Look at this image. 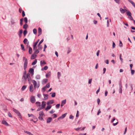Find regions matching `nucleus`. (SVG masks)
<instances>
[{"instance_id":"f257e3e1","label":"nucleus","mask_w":135,"mask_h":135,"mask_svg":"<svg viewBox=\"0 0 135 135\" xmlns=\"http://www.w3.org/2000/svg\"><path fill=\"white\" fill-rule=\"evenodd\" d=\"M13 110L15 113H16L20 118L21 119L22 118V117L21 113L18 110L14 108H13Z\"/></svg>"},{"instance_id":"f03ea898","label":"nucleus","mask_w":135,"mask_h":135,"mask_svg":"<svg viewBox=\"0 0 135 135\" xmlns=\"http://www.w3.org/2000/svg\"><path fill=\"white\" fill-rule=\"evenodd\" d=\"M119 93L120 94H122V89L123 88V86H122V82L121 81H120L119 83Z\"/></svg>"},{"instance_id":"7ed1b4c3","label":"nucleus","mask_w":135,"mask_h":135,"mask_svg":"<svg viewBox=\"0 0 135 135\" xmlns=\"http://www.w3.org/2000/svg\"><path fill=\"white\" fill-rule=\"evenodd\" d=\"M36 101V100L34 96H32L30 98V101L32 103H34Z\"/></svg>"},{"instance_id":"20e7f679","label":"nucleus","mask_w":135,"mask_h":135,"mask_svg":"<svg viewBox=\"0 0 135 135\" xmlns=\"http://www.w3.org/2000/svg\"><path fill=\"white\" fill-rule=\"evenodd\" d=\"M39 41V40H38L33 45V50H35V48H37V47L36 45L38 43Z\"/></svg>"},{"instance_id":"39448f33","label":"nucleus","mask_w":135,"mask_h":135,"mask_svg":"<svg viewBox=\"0 0 135 135\" xmlns=\"http://www.w3.org/2000/svg\"><path fill=\"white\" fill-rule=\"evenodd\" d=\"M28 74H27V75H23V76L22 79H24L25 81H26L27 80V78L28 79V80L29 81V78H28Z\"/></svg>"},{"instance_id":"423d86ee","label":"nucleus","mask_w":135,"mask_h":135,"mask_svg":"<svg viewBox=\"0 0 135 135\" xmlns=\"http://www.w3.org/2000/svg\"><path fill=\"white\" fill-rule=\"evenodd\" d=\"M120 10L121 13H124L125 12L127 11V9H123L121 8H120Z\"/></svg>"},{"instance_id":"0eeeda50","label":"nucleus","mask_w":135,"mask_h":135,"mask_svg":"<svg viewBox=\"0 0 135 135\" xmlns=\"http://www.w3.org/2000/svg\"><path fill=\"white\" fill-rule=\"evenodd\" d=\"M46 102L43 101L42 102L41 107L43 109L46 106Z\"/></svg>"},{"instance_id":"6e6552de","label":"nucleus","mask_w":135,"mask_h":135,"mask_svg":"<svg viewBox=\"0 0 135 135\" xmlns=\"http://www.w3.org/2000/svg\"><path fill=\"white\" fill-rule=\"evenodd\" d=\"M66 103V100L65 99L64 100L62 101L61 104V107H62Z\"/></svg>"},{"instance_id":"1a4fd4ad","label":"nucleus","mask_w":135,"mask_h":135,"mask_svg":"<svg viewBox=\"0 0 135 135\" xmlns=\"http://www.w3.org/2000/svg\"><path fill=\"white\" fill-rule=\"evenodd\" d=\"M2 123L7 126H9L8 124L6 122V121L5 120H3L2 121Z\"/></svg>"},{"instance_id":"9d476101","label":"nucleus","mask_w":135,"mask_h":135,"mask_svg":"<svg viewBox=\"0 0 135 135\" xmlns=\"http://www.w3.org/2000/svg\"><path fill=\"white\" fill-rule=\"evenodd\" d=\"M32 82L34 85V87L35 88L36 87L37 85V83L34 80H33L32 81Z\"/></svg>"},{"instance_id":"9b49d317","label":"nucleus","mask_w":135,"mask_h":135,"mask_svg":"<svg viewBox=\"0 0 135 135\" xmlns=\"http://www.w3.org/2000/svg\"><path fill=\"white\" fill-rule=\"evenodd\" d=\"M52 118L51 117H49L47 118L46 120V122L47 123H50L52 120Z\"/></svg>"},{"instance_id":"f8f14e48","label":"nucleus","mask_w":135,"mask_h":135,"mask_svg":"<svg viewBox=\"0 0 135 135\" xmlns=\"http://www.w3.org/2000/svg\"><path fill=\"white\" fill-rule=\"evenodd\" d=\"M30 91V92H33V86L32 84H31L30 85L29 88Z\"/></svg>"},{"instance_id":"ddd939ff","label":"nucleus","mask_w":135,"mask_h":135,"mask_svg":"<svg viewBox=\"0 0 135 135\" xmlns=\"http://www.w3.org/2000/svg\"><path fill=\"white\" fill-rule=\"evenodd\" d=\"M44 97V99H43V100H46L48 99V94H43Z\"/></svg>"},{"instance_id":"4468645a","label":"nucleus","mask_w":135,"mask_h":135,"mask_svg":"<svg viewBox=\"0 0 135 135\" xmlns=\"http://www.w3.org/2000/svg\"><path fill=\"white\" fill-rule=\"evenodd\" d=\"M29 71L30 73L32 74V75L33 74L34 71V69L33 68H30L29 70Z\"/></svg>"},{"instance_id":"2eb2a0df","label":"nucleus","mask_w":135,"mask_h":135,"mask_svg":"<svg viewBox=\"0 0 135 135\" xmlns=\"http://www.w3.org/2000/svg\"><path fill=\"white\" fill-rule=\"evenodd\" d=\"M54 103V101L53 100H50L47 102V105H49L50 104H52L53 103Z\"/></svg>"},{"instance_id":"dca6fc26","label":"nucleus","mask_w":135,"mask_h":135,"mask_svg":"<svg viewBox=\"0 0 135 135\" xmlns=\"http://www.w3.org/2000/svg\"><path fill=\"white\" fill-rule=\"evenodd\" d=\"M38 36L41 35L42 33V30L41 28L39 27L38 28Z\"/></svg>"},{"instance_id":"f3484780","label":"nucleus","mask_w":135,"mask_h":135,"mask_svg":"<svg viewBox=\"0 0 135 135\" xmlns=\"http://www.w3.org/2000/svg\"><path fill=\"white\" fill-rule=\"evenodd\" d=\"M27 59H26L24 63V68H26L27 66Z\"/></svg>"},{"instance_id":"a211bd4d","label":"nucleus","mask_w":135,"mask_h":135,"mask_svg":"<svg viewBox=\"0 0 135 135\" xmlns=\"http://www.w3.org/2000/svg\"><path fill=\"white\" fill-rule=\"evenodd\" d=\"M36 54L33 53V54L31 56V59H34L36 57Z\"/></svg>"},{"instance_id":"6ab92c4d","label":"nucleus","mask_w":135,"mask_h":135,"mask_svg":"<svg viewBox=\"0 0 135 135\" xmlns=\"http://www.w3.org/2000/svg\"><path fill=\"white\" fill-rule=\"evenodd\" d=\"M51 107L52 105H49L47 106L45 108V110L46 111H48L51 108Z\"/></svg>"},{"instance_id":"aec40b11","label":"nucleus","mask_w":135,"mask_h":135,"mask_svg":"<svg viewBox=\"0 0 135 135\" xmlns=\"http://www.w3.org/2000/svg\"><path fill=\"white\" fill-rule=\"evenodd\" d=\"M29 54H31L32 53V48L30 46H29Z\"/></svg>"},{"instance_id":"412c9836","label":"nucleus","mask_w":135,"mask_h":135,"mask_svg":"<svg viewBox=\"0 0 135 135\" xmlns=\"http://www.w3.org/2000/svg\"><path fill=\"white\" fill-rule=\"evenodd\" d=\"M39 116L41 117H43L44 114V113L42 111L40 112L39 113Z\"/></svg>"},{"instance_id":"4be33fe9","label":"nucleus","mask_w":135,"mask_h":135,"mask_svg":"<svg viewBox=\"0 0 135 135\" xmlns=\"http://www.w3.org/2000/svg\"><path fill=\"white\" fill-rule=\"evenodd\" d=\"M46 63L44 61H41L40 62L41 65V66H42L46 64Z\"/></svg>"},{"instance_id":"5701e85b","label":"nucleus","mask_w":135,"mask_h":135,"mask_svg":"<svg viewBox=\"0 0 135 135\" xmlns=\"http://www.w3.org/2000/svg\"><path fill=\"white\" fill-rule=\"evenodd\" d=\"M128 1L130 2L132 5L135 8V4L132 1L130 0H128Z\"/></svg>"},{"instance_id":"b1692460","label":"nucleus","mask_w":135,"mask_h":135,"mask_svg":"<svg viewBox=\"0 0 135 135\" xmlns=\"http://www.w3.org/2000/svg\"><path fill=\"white\" fill-rule=\"evenodd\" d=\"M47 79H44L43 80L42 82L43 84H44L47 83Z\"/></svg>"},{"instance_id":"393cba45","label":"nucleus","mask_w":135,"mask_h":135,"mask_svg":"<svg viewBox=\"0 0 135 135\" xmlns=\"http://www.w3.org/2000/svg\"><path fill=\"white\" fill-rule=\"evenodd\" d=\"M23 32V30H22L21 29L19 31V35L20 37L21 36Z\"/></svg>"},{"instance_id":"a878e982","label":"nucleus","mask_w":135,"mask_h":135,"mask_svg":"<svg viewBox=\"0 0 135 135\" xmlns=\"http://www.w3.org/2000/svg\"><path fill=\"white\" fill-rule=\"evenodd\" d=\"M27 87V86L26 85H24L23 86L22 88H21V90L22 91H23Z\"/></svg>"},{"instance_id":"bb28decb","label":"nucleus","mask_w":135,"mask_h":135,"mask_svg":"<svg viewBox=\"0 0 135 135\" xmlns=\"http://www.w3.org/2000/svg\"><path fill=\"white\" fill-rule=\"evenodd\" d=\"M67 114V113H66L63 114V115H62V116H61L62 118V119H63L64 118L66 117Z\"/></svg>"},{"instance_id":"cd10ccee","label":"nucleus","mask_w":135,"mask_h":135,"mask_svg":"<svg viewBox=\"0 0 135 135\" xmlns=\"http://www.w3.org/2000/svg\"><path fill=\"white\" fill-rule=\"evenodd\" d=\"M39 50L38 49H36L35 50V51L34 52V54H38V53H39Z\"/></svg>"},{"instance_id":"c85d7f7f","label":"nucleus","mask_w":135,"mask_h":135,"mask_svg":"<svg viewBox=\"0 0 135 135\" xmlns=\"http://www.w3.org/2000/svg\"><path fill=\"white\" fill-rule=\"evenodd\" d=\"M57 75L58 76V78L59 79L60 77L61 76V75L60 72H58L57 73Z\"/></svg>"},{"instance_id":"c756f323","label":"nucleus","mask_w":135,"mask_h":135,"mask_svg":"<svg viewBox=\"0 0 135 135\" xmlns=\"http://www.w3.org/2000/svg\"><path fill=\"white\" fill-rule=\"evenodd\" d=\"M47 89V88L45 86H44L42 89V91L43 92H45Z\"/></svg>"},{"instance_id":"7c9ffc66","label":"nucleus","mask_w":135,"mask_h":135,"mask_svg":"<svg viewBox=\"0 0 135 135\" xmlns=\"http://www.w3.org/2000/svg\"><path fill=\"white\" fill-rule=\"evenodd\" d=\"M36 78L37 79H40V75H37L36 77Z\"/></svg>"},{"instance_id":"2f4dec72","label":"nucleus","mask_w":135,"mask_h":135,"mask_svg":"<svg viewBox=\"0 0 135 135\" xmlns=\"http://www.w3.org/2000/svg\"><path fill=\"white\" fill-rule=\"evenodd\" d=\"M131 68V74L132 75H133L134 74V73L135 71L134 70H132V68Z\"/></svg>"},{"instance_id":"473e14b6","label":"nucleus","mask_w":135,"mask_h":135,"mask_svg":"<svg viewBox=\"0 0 135 135\" xmlns=\"http://www.w3.org/2000/svg\"><path fill=\"white\" fill-rule=\"evenodd\" d=\"M37 30L36 28H34L33 30V33L36 35L37 33Z\"/></svg>"},{"instance_id":"72a5a7b5","label":"nucleus","mask_w":135,"mask_h":135,"mask_svg":"<svg viewBox=\"0 0 135 135\" xmlns=\"http://www.w3.org/2000/svg\"><path fill=\"white\" fill-rule=\"evenodd\" d=\"M27 41L28 40L27 39L25 38L23 41V42L24 44H26Z\"/></svg>"},{"instance_id":"f704fd0d","label":"nucleus","mask_w":135,"mask_h":135,"mask_svg":"<svg viewBox=\"0 0 135 135\" xmlns=\"http://www.w3.org/2000/svg\"><path fill=\"white\" fill-rule=\"evenodd\" d=\"M28 27V25L27 24L24 25L23 26V28L24 29H26Z\"/></svg>"},{"instance_id":"c9c22d12","label":"nucleus","mask_w":135,"mask_h":135,"mask_svg":"<svg viewBox=\"0 0 135 135\" xmlns=\"http://www.w3.org/2000/svg\"><path fill=\"white\" fill-rule=\"evenodd\" d=\"M38 118L39 120H44V119L43 118V117H41L40 116H39L38 117Z\"/></svg>"},{"instance_id":"e433bc0d","label":"nucleus","mask_w":135,"mask_h":135,"mask_svg":"<svg viewBox=\"0 0 135 135\" xmlns=\"http://www.w3.org/2000/svg\"><path fill=\"white\" fill-rule=\"evenodd\" d=\"M52 117L54 118H56L57 117V115L55 114H53L52 115Z\"/></svg>"},{"instance_id":"4c0bfd02","label":"nucleus","mask_w":135,"mask_h":135,"mask_svg":"<svg viewBox=\"0 0 135 135\" xmlns=\"http://www.w3.org/2000/svg\"><path fill=\"white\" fill-rule=\"evenodd\" d=\"M24 132L25 133H26L27 134L29 135H30V134L31 133L30 132H28L27 131H24Z\"/></svg>"},{"instance_id":"58836bf2","label":"nucleus","mask_w":135,"mask_h":135,"mask_svg":"<svg viewBox=\"0 0 135 135\" xmlns=\"http://www.w3.org/2000/svg\"><path fill=\"white\" fill-rule=\"evenodd\" d=\"M127 15L129 16H131V12L129 11L127 12Z\"/></svg>"},{"instance_id":"ea45409f","label":"nucleus","mask_w":135,"mask_h":135,"mask_svg":"<svg viewBox=\"0 0 135 135\" xmlns=\"http://www.w3.org/2000/svg\"><path fill=\"white\" fill-rule=\"evenodd\" d=\"M8 116L9 117H10V118L12 117V115L11 114V113H10L9 112H8Z\"/></svg>"},{"instance_id":"a19ab883","label":"nucleus","mask_w":135,"mask_h":135,"mask_svg":"<svg viewBox=\"0 0 135 135\" xmlns=\"http://www.w3.org/2000/svg\"><path fill=\"white\" fill-rule=\"evenodd\" d=\"M43 41H44V39H42L39 42V43L38 45V46H39L43 42Z\"/></svg>"},{"instance_id":"79ce46f5","label":"nucleus","mask_w":135,"mask_h":135,"mask_svg":"<svg viewBox=\"0 0 135 135\" xmlns=\"http://www.w3.org/2000/svg\"><path fill=\"white\" fill-rule=\"evenodd\" d=\"M50 83H48L45 86L47 88H49L50 87Z\"/></svg>"},{"instance_id":"37998d69","label":"nucleus","mask_w":135,"mask_h":135,"mask_svg":"<svg viewBox=\"0 0 135 135\" xmlns=\"http://www.w3.org/2000/svg\"><path fill=\"white\" fill-rule=\"evenodd\" d=\"M20 25H21V26H22L23 25V19L21 18V19H20Z\"/></svg>"},{"instance_id":"c03bdc74","label":"nucleus","mask_w":135,"mask_h":135,"mask_svg":"<svg viewBox=\"0 0 135 135\" xmlns=\"http://www.w3.org/2000/svg\"><path fill=\"white\" fill-rule=\"evenodd\" d=\"M21 48L22 50L25 51V50L24 49V46L23 44H21Z\"/></svg>"},{"instance_id":"a18cd8bd","label":"nucleus","mask_w":135,"mask_h":135,"mask_svg":"<svg viewBox=\"0 0 135 135\" xmlns=\"http://www.w3.org/2000/svg\"><path fill=\"white\" fill-rule=\"evenodd\" d=\"M56 94L54 92L51 95L52 97L54 98L55 97Z\"/></svg>"},{"instance_id":"49530a36","label":"nucleus","mask_w":135,"mask_h":135,"mask_svg":"<svg viewBox=\"0 0 135 135\" xmlns=\"http://www.w3.org/2000/svg\"><path fill=\"white\" fill-rule=\"evenodd\" d=\"M27 33V32L26 30H25L23 32V35L25 36H26Z\"/></svg>"},{"instance_id":"de8ad7c7","label":"nucleus","mask_w":135,"mask_h":135,"mask_svg":"<svg viewBox=\"0 0 135 135\" xmlns=\"http://www.w3.org/2000/svg\"><path fill=\"white\" fill-rule=\"evenodd\" d=\"M37 60H35V61L32 63V65H35L37 63Z\"/></svg>"},{"instance_id":"09e8293b","label":"nucleus","mask_w":135,"mask_h":135,"mask_svg":"<svg viewBox=\"0 0 135 135\" xmlns=\"http://www.w3.org/2000/svg\"><path fill=\"white\" fill-rule=\"evenodd\" d=\"M24 19V21L25 22V23H27L28 21L27 18L26 17H25Z\"/></svg>"},{"instance_id":"8fccbe9b","label":"nucleus","mask_w":135,"mask_h":135,"mask_svg":"<svg viewBox=\"0 0 135 135\" xmlns=\"http://www.w3.org/2000/svg\"><path fill=\"white\" fill-rule=\"evenodd\" d=\"M74 117L72 115H70L69 116V118L73 119H74Z\"/></svg>"},{"instance_id":"3c124183","label":"nucleus","mask_w":135,"mask_h":135,"mask_svg":"<svg viewBox=\"0 0 135 135\" xmlns=\"http://www.w3.org/2000/svg\"><path fill=\"white\" fill-rule=\"evenodd\" d=\"M122 45H123V44H122V43L121 41H119V46L120 47H121L122 46Z\"/></svg>"},{"instance_id":"603ef678","label":"nucleus","mask_w":135,"mask_h":135,"mask_svg":"<svg viewBox=\"0 0 135 135\" xmlns=\"http://www.w3.org/2000/svg\"><path fill=\"white\" fill-rule=\"evenodd\" d=\"M60 104H56V108H59L60 106Z\"/></svg>"},{"instance_id":"864d4df0","label":"nucleus","mask_w":135,"mask_h":135,"mask_svg":"<svg viewBox=\"0 0 135 135\" xmlns=\"http://www.w3.org/2000/svg\"><path fill=\"white\" fill-rule=\"evenodd\" d=\"M108 92L107 90H106L105 91V96H107V95Z\"/></svg>"},{"instance_id":"5fc2aeb1","label":"nucleus","mask_w":135,"mask_h":135,"mask_svg":"<svg viewBox=\"0 0 135 135\" xmlns=\"http://www.w3.org/2000/svg\"><path fill=\"white\" fill-rule=\"evenodd\" d=\"M22 15L23 17H24L25 16V12L23 11H22Z\"/></svg>"},{"instance_id":"6e6d98bb","label":"nucleus","mask_w":135,"mask_h":135,"mask_svg":"<svg viewBox=\"0 0 135 135\" xmlns=\"http://www.w3.org/2000/svg\"><path fill=\"white\" fill-rule=\"evenodd\" d=\"M50 75V74H49V73L47 74L46 75V78H49V77Z\"/></svg>"},{"instance_id":"4d7b16f0","label":"nucleus","mask_w":135,"mask_h":135,"mask_svg":"<svg viewBox=\"0 0 135 135\" xmlns=\"http://www.w3.org/2000/svg\"><path fill=\"white\" fill-rule=\"evenodd\" d=\"M28 117H30L31 116H32L33 117H34V115L33 114H28Z\"/></svg>"},{"instance_id":"13d9d810","label":"nucleus","mask_w":135,"mask_h":135,"mask_svg":"<svg viewBox=\"0 0 135 135\" xmlns=\"http://www.w3.org/2000/svg\"><path fill=\"white\" fill-rule=\"evenodd\" d=\"M92 79H89L88 81V83L89 84H90L91 82Z\"/></svg>"},{"instance_id":"bf43d9fd","label":"nucleus","mask_w":135,"mask_h":135,"mask_svg":"<svg viewBox=\"0 0 135 135\" xmlns=\"http://www.w3.org/2000/svg\"><path fill=\"white\" fill-rule=\"evenodd\" d=\"M115 43L114 42H113V45H112L113 48H114L115 47Z\"/></svg>"},{"instance_id":"052dcab7","label":"nucleus","mask_w":135,"mask_h":135,"mask_svg":"<svg viewBox=\"0 0 135 135\" xmlns=\"http://www.w3.org/2000/svg\"><path fill=\"white\" fill-rule=\"evenodd\" d=\"M100 102V99L99 98H98L97 99V102L98 104H99Z\"/></svg>"},{"instance_id":"680f3d73","label":"nucleus","mask_w":135,"mask_h":135,"mask_svg":"<svg viewBox=\"0 0 135 135\" xmlns=\"http://www.w3.org/2000/svg\"><path fill=\"white\" fill-rule=\"evenodd\" d=\"M127 127H126L125 128V129L124 131V134H126V133L127 131Z\"/></svg>"},{"instance_id":"e2e57ef3","label":"nucleus","mask_w":135,"mask_h":135,"mask_svg":"<svg viewBox=\"0 0 135 135\" xmlns=\"http://www.w3.org/2000/svg\"><path fill=\"white\" fill-rule=\"evenodd\" d=\"M131 20H133V19L132 17L131 16H129L128 17Z\"/></svg>"},{"instance_id":"0e129e2a","label":"nucleus","mask_w":135,"mask_h":135,"mask_svg":"<svg viewBox=\"0 0 135 135\" xmlns=\"http://www.w3.org/2000/svg\"><path fill=\"white\" fill-rule=\"evenodd\" d=\"M101 112L100 111V109H99L98 111V112L97 113V115H99V114Z\"/></svg>"},{"instance_id":"69168bd1","label":"nucleus","mask_w":135,"mask_h":135,"mask_svg":"<svg viewBox=\"0 0 135 135\" xmlns=\"http://www.w3.org/2000/svg\"><path fill=\"white\" fill-rule=\"evenodd\" d=\"M100 52V50H98V51L97 52V56H98L99 55V53Z\"/></svg>"},{"instance_id":"338daca9","label":"nucleus","mask_w":135,"mask_h":135,"mask_svg":"<svg viewBox=\"0 0 135 135\" xmlns=\"http://www.w3.org/2000/svg\"><path fill=\"white\" fill-rule=\"evenodd\" d=\"M48 68H42L41 69V70L42 71H43L44 70H47Z\"/></svg>"},{"instance_id":"774afa93","label":"nucleus","mask_w":135,"mask_h":135,"mask_svg":"<svg viewBox=\"0 0 135 135\" xmlns=\"http://www.w3.org/2000/svg\"><path fill=\"white\" fill-rule=\"evenodd\" d=\"M37 97L39 98H40L41 97V95L40 94H37Z\"/></svg>"}]
</instances>
